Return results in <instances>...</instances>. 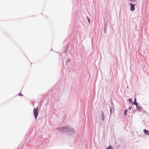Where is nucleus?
Segmentation results:
<instances>
[{"instance_id":"1","label":"nucleus","mask_w":149,"mask_h":149,"mask_svg":"<svg viewBox=\"0 0 149 149\" xmlns=\"http://www.w3.org/2000/svg\"><path fill=\"white\" fill-rule=\"evenodd\" d=\"M61 130L64 132H68V131L73 132L74 131L73 130L72 128L67 127L61 128Z\"/></svg>"},{"instance_id":"2","label":"nucleus","mask_w":149,"mask_h":149,"mask_svg":"<svg viewBox=\"0 0 149 149\" xmlns=\"http://www.w3.org/2000/svg\"><path fill=\"white\" fill-rule=\"evenodd\" d=\"M33 114L35 116V119H36L38 114V108L37 107L34 109L33 111Z\"/></svg>"},{"instance_id":"3","label":"nucleus","mask_w":149,"mask_h":149,"mask_svg":"<svg viewBox=\"0 0 149 149\" xmlns=\"http://www.w3.org/2000/svg\"><path fill=\"white\" fill-rule=\"evenodd\" d=\"M136 109L139 111H143V108L141 106H139L138 104L136 105Z\"/></svg>"},{"instance_id":"4","label":"nucleus","mask_w":149,"mask_h":149,"mask_svg":"<svg viewBox=\"0 0 149 149\" xmlns=\"http://www.w3.org/2000/svg\"><path fill=\"white\" fill-rule=\"evenodd\" d=\"M130 10L132 11H133L135 10L134 6L135 5L134 4V5L132 4V3H130Z\"/></svg>"},{"instance_id":"5","label":"nucleus","mask_w":149,"mask_h":149,"mask_svg":"<svg viewBox=\"0 0 149 149\" xmlns=\"http://www.w3.org/2000/svg\"><path fill=\"white\" fill-rule=\"evenodd\" d=\"M145 134H149V131L148 130L144 129L143 130Z\"/></svg>"},{"instance_id":"6","label":"nucleus","mask_w":149,"mask_h":149,"mask_svg":"<svg viewBox=\"0 0 149 149\" xmlns=\"http://www.w3.org/2000/svg\"><path fill=\"white\" fill-rule=\"evenodd\" d=\"M136 98H135L134 99V102H133V104H135L136 105H138V104L136 101Z\"/></svg>"},{"instance_id":"7","label":"nucleus","mask_w":149,"mask_h":149,"mask_svg":"<svg viewBox=\"0 0 149 149\" xmlns=\"http://www.w3.org/2000/svg\"><path fill=\"white\" fill-rule=\"evenodd\" d=\"M129 102L130 103H133V102H132V99L131 98L129 100Z\"/></svg>"},{"instance_id":"8","label":"nucleus","mask_w":149,"mask_h":149,"mask_svg":"<svg viewBox=\"0 0 149 149\" xmlns=\"http://www.w3.org/2000/svg\"><path fill=\"white\" fill-rule=\"evenodd\" d=\"M127 109L125 110V112H124V115L125 116L126 115V114L127 112Z\"/></svg>"},{"instance_id":"9","label":"nucleus","mask_w":149,"mask_h":149,"mask_svg":"<svg viewBox=\"0 0 149 149\" xmlns=\"http://www.w3.org/2000/svg\"><path fill=\"white\" fill-rule=\"evenodd\" d=\"M106 149H112L111 146H110Z\"/></svg>"},{"instance_id":"10","label":"nucleus","mask_w":149,"mask_h":149,"mask_svg":"<svg viewBox=\"0 0 149 149\" xmlns=\"http://www.w3.org/2000/svg\"><path fill=\"white\" fill-rule=\"evenodd\" d=\"M87 20L89 23H90V19L89 18L87 19Z\"/></svg>"},{"instance_id":"11","label":"nucleus","mask_w":149,"mask_h":149,"mask_svg":"<svg viewBox=\"0 0 149 149\" xmlns=\"http://www.w3.org/2000/svg\"><path fill=\"white\" fill-rule=\"evenodd\" d=\"M102 118L103 120H104V116H102Z\"/></svg>"},{"instance_id":"12","label":"nucleus","mask_w":149,"mask_h":149,"mask_svg":"<svg viewBox=\"0 0 149 149\" xmlns=\"http://www.w3.org/2000/svg\"><path fill=\"white\" fill-rule=\"evenodd\" d=\"M130 1H132V2H133V0H130ZM133 1H135V0H133Z\"/></svg>"},{"instance_id":"13","label":"nucleus","mask_w":149,"mask_h":149,"mask_svg":"<svg viewBox=\"0 0 149 149\" xmlns=\"http://www.w3.org/2000/svg\"><path fill=\"white\" fill-rule=\"evenodd\" d=\"M102 116H104V114L103 113H102Z\"/></svg>"},{"instance_id":"14","label":"nucleus","mask_w":149,"mask_h":149,"mask_svg":"<svg viewBox=\"0 0 149 149\" xmlns=\"http://www.w3.org/2000/svg\"><path fill=\"white\" fill-rule=\"evenodd\" d=\"M19 95H21V94H19Z\"/></svg>"},{"instance_id":"15","label":"nucleus","mask_w":149,"mask_h":149,"mask_svg":"<svg viewBox=\"0 0 149 149\" xmlns=\"http://www.w3.org/2000/svg\"><path fill=\"white\" fill-rule=\"evenodd\" d=\"M19 95H21V94H19Z\"/></svg>"}]
</instances>
